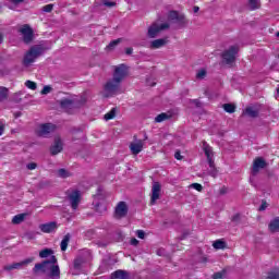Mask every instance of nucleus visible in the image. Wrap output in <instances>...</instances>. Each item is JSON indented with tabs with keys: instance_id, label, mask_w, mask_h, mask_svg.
<instances>
[{
	"instance_id": "nucleus-64",
	"label": "nucleus",
	"mask_w": 279,
	"mask_h": 279,
	"mask_svg": "<svg viewBox=\"0 0 279 279\" xmlns=\"http://www.w3.org/2000/svg\"><path fill=\"white\" fill-rule=\"evenodd\" d=\"M151 86H156V83H154Z\"/></svg>"
},
{
	"instance_id": "nucleus-49",
	"label": "nucleus",
	"mask_w": 279,
	"mask_h": 279,
	"mask_svg": "<svg viewBox=\"0 0 279 279\" xmlns=\"http://www.w3.org/2000/svg\"><path fill=\"white\" fill-rule=\"evenodd\" d=\"M174 158H175L177 160H182V159L184 158V156H182V154L180 153V150H177V151L174 153Z\"/></svg>"
},
{
	"instance_id": "nucleus-53",
	"label": "nucleus",
	"mask_w": 279,
	"mask_h": 279,
	"mask_svg": "<svg viewBox=\"0 0 279 279\" xmlns=\"http://www.w3.org/2000/svg\"><path fill=\"white\" fill-rule=\"evenodd\" d=\"M133 51H134L133 48H126V49H125L126 56H132Z\"/></svg>"
},
{
	"instance_id": "nucleus-35",
	"label": "nucleus",
	"mask_w": 279,
	"mask_h": 279,
	"mask_svg": "<svg viewBox=\"0 0 279 279\" xmlns=\"http://www.w3.org/2000/svg\"><path fill=\"white\" fill-rule=\"evenodd\" d=\"M25 86L31 90H36V88H38V85H36L34 81H26Z\"/></svg>"
},
{
	"instance_id": "nucleus-58",
	"label": "nucleus",
	"mask_w": 279,
	"mask_h": 279,
	"mask_svg": "<svg viewBox=\"0 0 279 279\" xmlns=\"http://www.w3.org/2000/svg\"><path fill=\"white\" fill-rule=\"evenodd\" d=\"M201 263H208V258L207 257H203Z\"/></svg>"
},
{
	"instance_id": "nucleus-41",
	"label": "nucleus",
	"mask_w": 279,
	"mask_h": 279,
	"mask_svg": "<svg viewBox=\"0 0 279 279\" xmlns=\"http://www.w3.org/2000/svg\"><path fill=\"white\" fill-rule=\"evenodd\" d=\"M196 77L198 80H204V77H206V70H199L196 74Z\"/></svg>"
},
{
	"instance_id": "nucleus-3",
	"label": "nucleus",
	"mask_w": 279,
	"mask_h": 279,
	"mask_svg": "<svg viewBox=\"0 0 279 279\" xmlns=\"http://www.w3.org/2000/svg\"><path fill=\"white\" fill-rule=\"evenodd\" d=\"M121 93V83L114 81V78L109 80L104 86V97H114Z\"/></svg>"
},
{
	"instance_id": "nucleus-24",
	"label": "nucleus",
	"mask_w": 279,
	"mask_h": 279,
	"mask_svg": "<svg viewBox=\"0 0 279 279\" xmlns=\"http://www.w3.org/2000/svg\"><path fill=\"white\" fill-rule=\"evenodd\" d=\"M247 5L252 11L260 10V0H248Z\"/></svg>"
},
{
	"instance_id": "nucleus-36",
	"label": "nucleus",
	"mask_w": 279,
	"mask_h": 279,
	"mask_svg": "<svg viewBox=\"0 0 279 279\" xmlns=\"http://www.w3.org/2000/svg\"><path fill=\"white\" fill-rule=\"evenodd\" d=\"M266 279H279V270H274L268 272V276L266 277Z\"/></svg>"
},
{
	"instance_id": "nucleus-55",
	"label": "nucleus",
	"mask_w": 279,
	"mask_h": 279,
	"mask_svg": "<svg viewBox=\"0 0 279 279\" xmlns=\"http://www.w3.org/2000/svg\"><path fill=\"white\" fill-rule=\"evenodd\" d=\"M219 193H220L221 195H226V193H228V187H221L220 191H219Z\"/></svg>"
},
{
	"instance_id": "nucleus-6",
	"label": "nucleus",
	"mask_w": 279,
	"mask_h": 279,
	"mask_svg": "<svg viewBox=\"0 0 279 279\" xmlns=\"http://www.w3.org/2000/svg\"><path fill=\"white\" fill-rule=\"evenodd\" d=\"M169 23L158 24V22H155L148 27L147 37L156 38L160 32H165V29H169Z\"/></svg>"
},
{
	"instance_id": "nucleus-38",
	"label": "nucleus",
	"mask_w": 279,
	"mask_h": 279,
	"mask_svg": "<svg viewBox=\"0 0 279 279\" xmlns=\"http://www.w3.org/2000/svg\"><path fill=\"white\" fill-rule=\"evenodd\" d=\"M119 43H121V39H114V40L110 41V44L107 46V49H114V47H117V45H119Z\"/></svg>"
},
{
	"instance_id": "nucleus-10",
	"label": "nucleus",
	"mask_w": 279,
	"mask_h": 279,
	"mask_svg": "<svg viewBox=\"0 0 279 279\" xmlns=\"http://www.w3.org/2000/svg\"><path fill=\"white\" fill-rule=\"evenodd\" d=\"M128 210H129L128 203L125 202L118 203L113 214L114 219H123L128 217Z\"/></svg>"
},
{
	"instance_id": "nucleus-31",
	"label": "nucleus",
	"mask_w": 279,
	"mask_h": 279,
	"mask_svg": "<svg viewBox=\"0 0 279 279\" xmlns=\"http://www.w3.org/2000/svg\"><path fill=\"white\" fill-rule=\"evenodd\" d=\"M83 265H84V258L77 257L74 259V269H76V271H80Z\"/></svg>"
},
{
	"instance_id": "nucleus-28",
	"label": "nucleus",
	"mask_w": 279,
	"mask_h": 279,
	"mask_svg": "<svg viewBox=\"0 0 279 279\" xmlns=\"http://www.w3.org/2000/svg\"><path fill=\"white\" fill-rule=\"evenodd\" d=\"M9 89L8 87H0V104L1 101H5L8 99Z\"/></svg>"
},
{
	"instance_id": "nucleus-20",
	"label": "nucleus",
	"mask_w": 279,
	"mask_h": 279,
	"mask_svg": "<svg viewBox=\"0 0 279 279\" xmlns=\"http://www.w3.org/2000/svg\"><path fill=\"white\" fill-rule=\"evenodd\" d=\"M167 43H169V40H167V38L155 39V40L150 41V49H160V48L165 47L167 45Z\"/></svg>"
},
{
	"instance_id": "nucleus-50",
	"label": "nucleus",
	"mask_w": 279,
	"mask_h": 279,
	"mask_svg": "<svg viewBox=\"0 0 279 279\" xmlns=\"http://www.w3.org/2000/svg\"><path fill=\"white\" fill-rule=\"evenodd\" d=\"M254 178H256V175H252V174H251L250 184H252V186H255V187H256V181L254 180Z\"/></svg>"
},
{
	"instance_id": "nucleus-39",
	"label": "nucleus",
	"mask_w": 279,
	"mask_h": 279,
	"mask_svg": "<svg viewBox=\"0 0 279 279\" xmlns=\"http://www.w3.org/2000/svg\"><path fill=\"white\" fill-rule=\"evenodd\" d=\"M190 189H195V191L202 192L204 187L199 183H192Z\"/></svg>"
},
{
	"instance_id": "nucleus-25",
	"label": "nucleus",
	"mask_w": 279,
	"mask_h": 279,
	"mask_svg": "<svg viewBox=\"0 0 279 279\" xmlns=\"http://www.w3.org/2000/svg\"><path fill=\"white\" fill-rule=\"evenodd\" d=\"M168 119H171V114L162 112L155 118V121L156 123H162V121H167Z\"/></svg>"
},
{
	"instance_id": "nucleus-46",
	"label": "nucleus",
	"mask_w": 279,
	"mask_h": 279,
	"mask_svg": "<svg viewBox=\"0 0 279 279\" xmlns=\"http://www.w3.org/2000/svg\"><path fill=\"white\" fill-rule=\"evenodd\" d=\"M36 167H38V165H36V162H31L26 166V168L29 170V171H34V169H36Z\"/></svg>"
},
{
	"instance_id": "nucleus-16",
	"label": "nucleus",
	"mask_w": 279,
	"mask_h": 279,
	"mask_svg": "<svg viewBox=\"0 0 279 279\" xmlns=\"http://www.w3.org/2000/svg\"><path fill=\"white\" fill-rule=\"evenodd\" d=\"M39 230H41L46 234H51V232H56L58 230V222L51 221V222L39 225Z\"/></svg>"
},
{
	"instance_id": "nucleus-4",
	"label": "nucleus",
	"mask_w": 279,
	"mask_h": 279,
	"mask_svg": "<svg viewBox=\"0 0 279 279\" xmlns=\"http://www.w3.org/2000/svg\"><path fill=\"white\" fill-rule=\"evenodd\" d=\"M236 53H239V46L234 45L229 47V49L225 50L222 52V62L223 64H228L229 66H232L234 62L236 61Z\"/></svg>"
},
{
	"instance_id": "nucleus-57",
	"label": "nucleus",
	"mask_w": 279,
	"mask_h": 279,
	"mask_svg": "<svg viewBox=\"0 0 279 279\" xmlns=\"http://www.w3.org/2000/svg\"><path fill=\"white\" fill-rule=\"evenodd\" d=\"M162 252H165L162 248L157 251L158 256H162Z\"/></svg>"
},
{
	"instance_id": "nucleus-26",
	"label": "nucleus",
	"mask_w": 279,
	"mask_h": 279,
	"mask_svg": "<svg viewBox=\"0 0 279 279\" xmlns=\"http://www.w3.org/2000/svg\"><path fill=\"white\" fill-rule=\"evenodd\" d=\"M25 214H19L16 216L13 217L12 219V223H14L15 226H19V223H23V221H25Z\"/></svg>"
},
{
	"instance_id": "nucleus-37",
	"label": "nucleus",
	"mask_w": 279,
	"mask_h": 279,
	"mask_svg": "<svg viewBox=\"0 0 279 279\" xmlns=\"http://www.w3.org/2000/svg\"><path fill=\"white\" fill-rule=\"evenodd\" d=\"M232 223H234L235 226H239L241 223V214H235L232 218H231Z\"/></svg>"
},
{
	"instance_id": "nucleus-42",
	"label": "nucleus",
	"mask_w": 279,
	"mask_h": 279,
	"mask_svg": "<svg viewBox=\"0 0 279 279\" xmlns=\"http://www.w3.org/2000/svg\"><path fill=\"white\" fill-rule=\"evenodd\" d=\"M53 11V4H47L43 7V12H52Z\"/></svg>"
},
{
	"instance_id": "nucleus-33",
	"label": "nucleus",
	"mask_w": 279,
	"mask_h": 279,
	"mask_svg": "<svg viewBox=\"0 0 279 279\" xmlns=\"http://www.w3.org/2000/svg\"><path fill=\"white\" fill-rule=\"evenodd\" d=\"M51 254H53V250L45 248V250L39 252V257L40 258H48V256H51Z\"/></svg>"
},
{
	"instance_id": "nucleus-52",
	"label": "nucleus",
	"mask_w": 279,
	"mask_h": 279,
	"mask_svg": "<svg viewBox=\"0 0 279 279\" xmlns=\"http://www.w3.org/2000/svg\"><path fill=\"white\" fill-rule=\"evenodd\" d=\"M84 104H86V98L81 97V99L78 100V106H84Z\"/></svg>"
},
{
	"instance_id": "nucleus-13",
	"label": "nucleus",
	"mask_w": 279,
	"mask_h": 279,
	"mask_svg": "<svg viewBox=\"0 0 279 279\" xmlns=\"http://www.w3.org/2000/svg\"><path fill=\"white\" fill-rule=\"evenodd\" d=\"M29 263H34V257L26 258L20 263L7 265L4 266V271H12L13 269H21L22 267H27Z\"/></svg>"
},
{
	"instance_id": "nucleus-2",
	"label": "nucleus",
	"mask_w": 279,
	"mask_h": 279,
	"mask_svg": "<svg viewBox=\"0 0 279 279\" xmlns=\"http://www.w3.org/2000/svg\"><path fill=\"white\" fill-rule=\"evenodd\" d=\"M43 53H45V47H43V45L32 46L28 49V51H26V53L24 54V58L22 61L23 66H26V68L32 66V64H34V62H36V60H38V58L43 56Z\"/></svg>"
},
{
	"instance_id": "nucleus-9",
	"label": "nucleus",
	"mask_w": 279,
	"mask_h": 279,
	"mask_svg": "<svg viewBox=\"0 0 279 279\" xmlns=\"http://www.w3.org/2000/svg\"><path fill=\"white\" fill-rule=\"evenodd\" d=\"M53 132H56V124L44 123L39 125L37 136H41L43 138H49V134H53Z\"/></svg>"
},
{
	"instance_id": "nucleus-11",
	"label": "nucleus",
	"mask_w": 279,
	"mask_h": 279,
	"mask_svg": "<svg viewBox=\"0 0 279 279\" xmlns=\"http://www.w3.org/2000/svg\"><path fill=\"white\" fill-rule=\"evenodd\" d=\"M265 167H267V161L263 157H256L253 161L251 175H258L260 169H265Z\"/></svg>"
},
{
	"instance_id": "nucleus-51",
	"label": "nucleus",
	"mask_w": 279,
	"mask_h": 279,
	"mask_svg": "<svg viewBox=\"0 0 279 279\" xmlns=\"http://www.w3.org/2000/svg\"><path fill=\"white\" fill-rule=\"evenodd\" d=\"M25 0H11V3H13V5H19L21 3H23Z\"/></svg>"
},
{
	"instance_id": "nucleus-32",
	"label": "nucleus",
	"mask_w": 279,
	"mask_h": 279,
	"mask_svg": "<svg viewBox=\"0 0 279 279\" xmlns=\"http://www.w3.org/2000/svg\"><path fill=\"white\" fill-rule=\"evenodd\" d=\"M213 247L215 250H226V242H223L222 240H217L214 242Z\"/></svg>"
},
{
	"instance_id": "nucleus-29",
	"label": "nucleus",
	"mask_w": 279,
	"mask_h": 279,
	"mask_svg": "<svg viewBox=\"0 0 279 279\" xmlns=\"http://www.w3.org/2000/svg\"><path fill=\"white\" fill-rule=\"evenodd\" d=\"M57 175H58L59 178H63V179H65V178H71V173L69 172V170H66V169H64V168L59 169V170L57 171Z\"/></svg>"
},
{
	"instance_id": "nucleus-7",
	"label": "nucleus",
	"mask_w": 279,
	"mask_h": 279,
	"mask_svg": "<svg viewBox=\"0 0 279 279\" xmlns=\"http://www.w3.org/2000/svg\"><path fill=\"white\" fill-rule=\"evenodd\" d=\"M125 77H128V66L125 64L114 66L112 80L121 84Z\"/></svg>"
},
{
	"instance_id": "nucleus-59",
	"label": "nucleus",
	"mask_w": 279,
	"mask_h": 279,
	"mask_svg": "<svg viewBox=\"0 0 279 279\" xmlns=\"http://www.w3.org/2000/svg\"><path fill=\"white\" fill-rule=\"evenodd\" d=\"M193 10H194L195 13H197V12H199V7H194Z\"/></svg>"
},
{
	"instance_id": "nucleus-19",
	"label": "nucleus",
	"mask_w": 279,
	"mask_h": 279,
	"mask_svg": "<svg viewBox=\"0 0 279 279\" xmlns=\"http://www.w3.org/2000/svg\"><path fill=\"white\" fill-rule=\"evenodd\" d=\"M243 114L245 117H250L251 119H256L258 118L259 111L256 107H246Z\"/></svg>"
},
{
	"instance_id": "nucleus-40",
	"label": "nucleus",
	"mask_w": 279,
	"mask_h": 279,
	"mask_svg": "<svg viewBox=\"0 0 279 279\" xmlns=\"http://www.w3.org/2000/svg\"><path fill=\"white\" fill-rule=\"evenodd\" d=\"M52 88L49 85L44 86V88L41 89V95H49V93H51Z\"/></svg>"
},
{
	"instance_id": "nucleus-18",
	"label": "nucleus",
	"mask_w": 279,
	"mask_h": 279,
	"mask_svg": "<svg viewBox=\"0 0 279 279\" xmlns=\"http://www.w3.org/2000/svg\"><path fill=\"white\" fill-rule=\"evenodd\" d=\"M143 141L138 140L136 143L130 144V149L134 156H138L143 151Z\"/></svg>"
},
{
	"instance_id": "nucleus-44",
	"label": "nucleus",
	"mask_w": 279,
	"mask_h": 279,
	"mask_svg": "<svg viewBox=\"0 0 279 279\" xmlns=\"http://www.w3.org/2000/svg\"><path fill=\"white\" fill-rule=\"evenodd\" d=\"M267 206H269V204H267V201H263L262 205L258 208V210L259 211L267 210Z\"/></svg>"
},
{
	"instance_id": "nucleus-27",
	"label": "nucleus",
	"mask_w": 279,
	"mask_h": 279,
	"mask_svg": "<svg viewBox=\"0 0 279 279\" xmlns=\"http://www.w3.org/2000/svg\"><path fill=\"white\" fill-rule=\"evenodd\" d=\"M203 149L205 151L206 158H213V147H210V145L204 142Z\"/></svg>"
},
{
	"instance_id": "nucleus-1",
	"label": "nucleus",
	"mask_w": 279,
	"mask_h": 279,
	"mask_svg": "<svg viewBox=\"0 0 279 279\" xmlns=\"http://www.w3.org/2000/svg\"><path fill=\"white\" fill-rule=\"evenodd\" d=\"M56 263H58V258H56V255H52L50 259L35 264L33 272L45 274L50 279H60V266L56 265Z\"/></svg>"
},
{
	"instance_id": "nucleus-47",
	"label": "nucleus",
	"mask_w": 279,
	"mask_h": 279,
	"mask_svg": "<svg viewBox=\"0 0 279 279\" xmlns=\"http://www.w3.org/2000/svg\"><path fill=\"white\" fill-rule=\"evenodd\" d=\"M136 236H137L138 239H145V231H143V230H137V231H136Z\"/></svg>"
},
{
	"instance_id": "nucleus-61",
	"label": "nucleus",
	"mask_w": 279,
	"mask_h": 279,
	"mask_svg": "<svg viewBox=\"0 0 279 279\" xmlns=\"http://www.w3.org/2000/svg\"><path fill=\"white\" fill-rule=\"evenodd\" d=\"M277 38H279V32L276 33Z\"/></svg>"
},
{
	"instance_id": "nucleus-54",
	"label": "nucleus",
	"mask_w": 279,
	"mask_h": 279,
	"mask_svg": "<svg viewBox=\"0 0 279 279\" xmlns=\"http://www.w3.org/2000/svg\"><path fill=\"white\" fill-rule=\"evenodd\" d=\"M131 245H134V246L138 245V241L136 240V238L131 239Z\"/></svg>"
},
{
	"instance_id": "nucleus-23",
	"label": "nucleus",
	"mask_w": 279,
	"mask_h": 279,
	"mask_svg": "<svg viewBox=\"0 0 279 279\" xmlns=\"http://www.w3.org/2000/svg\"><path fill=\"white\" fill-rule=\"evenodd\" d=\"M222 108L225 112H228L229 114H234V112H236V105L234 104H223Z\"/></svg>"
},
{
	"instance_id": "nucleus-21",
	"label": "nucleus",
	"mask_w": 279,
	"mask_h": 279,
	"mask_svg": "<svg viewBox=\"0 0 279 279\" xmlns=\"http://www.w3.org/2000/svg\"><path fill=\"white\" fill-rule=\"evenodd\" d=\"M268 230L274 234L276 232H279V218L276 217L272 219L268 225Z\"/></svg>"
},
{
	"instance_id": "nucleus-63",
	"label": "nucleus",
	"mask_w": 279,
	"mask_h": 279,
	"mask_svg": "<svg viewBox=\"0 0 279 279\" xmlns=\"http://www.w3.org/2000/svg\"><path fill=\"white\" fill-rule=\"evenodd\" d=\"M144 138H145V141H147V135H145V137H144Z\"/></svg>"
},
{
	"instance_id": "nucleus-14",
	"label": "nucleus",
	"mask_w": 279,
	"mask_h": 279,
	"mask_svg": "<svg viewBox=\"0 0 279 279\" xmlns=\"http://www.w3.org/2000/svg\"><path fill=\"white\" fill-rule=\"evenodd\" d=\"M161 185L159 182H154L151 187L150 204L154 206L158 199H160Z\"/></svg>"
},
{
	"instance_id": "nucleus-48",
	"label": "nucleus",
	"mask_w": 279,
	"mask_h": 279,
	"mask_svg": "<svg viewBox=\"0 0 279 279\" xmlns=\"http://www.w3.org/2000/svg\"><path fill=\"white\" fill-rule=\"evenodd\" d=\"M209 169H215V160H213V157L207 158Z\"/></svg>"
},
{
	"instance_id": "nucleus-15",
	"label": "nucleus",
	"mask_w": 279,
	"mask_h": 279,
	"mask_svg": "<svg viewBox=\"0 0 279 279\" xmlns=\"http://www.w3.org/2000/svg\"><path fill=\"white\" fill-rule=\"evenodd\" d=\"M64 149V144L62 143V140L60 137H54V143L50 147V154L51 156H58Z\"/></svg>"
},
{
	"instance_id": "nucleus-12",
	"label": "nucleus",
	"mask_w": 279,
	"mask_h": 279,
	"mask_svg": "<svg viewBox=\"0 0 279 279\" xmlns=\"http://www.w3.org/2000/svg\"><path fill=\"white\" fill-rule=\"evenodd\" d=\"M68 199L70 201L73 210H77V206H80V202L82 199V193L80 190L73 191L68 195Z\"/></svg>"
},
{
	"instance_id": "nucleus-43",
	"label": "nucleus",
	"mask_w": 279,
	"mask_h": 279,
	"mask_svg": "<svg viewBox=\"0 0 279 279\" xmlns=\"http://www.w3.org/2000/svg\"><path fill=\"white\" fill-rule=\"evenodd\" d=\"M208 173L211 175V178H217V173H218L217 168L216 167L210 168Z\"/></svg>"
},
{
	"instance_id": "nucleus-34",
	"label": "nucleus",
	"mask_w": 279,
	"mask_h": 279,
	"mask_svg": "<svg viewBox=\"0 0 279 279\" xmlns=\"http://www.w3.org/2000/svg\"><path fill=\"white\" fill-rule=\"evenodd\" d=\"M226 274H228V271L226 269H222L221 271L215 272L213 275L214 279H221V278H226Z\"/></svg>"
},
{
	"instance_id": "nucleus-8",
	"label": "nucleus",
	"mask_w": 279,
	"mask_h": 279,
	"mask_svg": "<svg viewBox=\"0 0 279 279\" xmlns=\"http://www.w3.org/2000/svg\"><path fill=\"white\" fill-rule=\"evenodd\" d=\"M19 32L22 35L23 38V43H25V45H29L31 43H33L34 40V29L29 27V24H25L23 25Z\"/></svg>"
},
{
	"instance_id": "nucleus-56",
	"label": "nucleus",
	"mask_w": 279,
	"mask_h": 279,
	"mask_svg": "<svg viewBox=\"0 0 279 279\" xmlns=\"http://www.w3.org/2000/svg\"><path fill=\"white\" fill-rule=\"evenodd\" d=\"M23 113H21V111H19V112H15L14 113V117H15V119H19V117H21Z\"/></svg>"
},
{
	"instance_id": "nucleus-30",
	"label": "nucleus",
	"mask_w": 279,
	"mask_h": 279,
	"mask_svg": "<svg viewBox=\"0 0 279 279\" xmlns=\"http://www.w3.org/2000/svg\"><path fill=\"white\" fill-rule=\"evenodd\" d=\"M117 117V108H112L108 113L105 114L104 119L105 121H110L111 119H114Z\"/></svg>"
},
{
	"instance_id": "nucleus-45",
	"label": "nucleus",
	"mask_w": 279,
	"mask_h": 279,
	"mask_svg": "<svg viewBox=\"0 0 279 279\" xmlns=\"http://www.w3.org/2000/svg\"><path fill=\"white\" fill-rule=\"evenodd\" d=\"M191 104H194L196 108H202V101H199V99H193L191 100Z\"/></svg>"
},
{
	"instance_id": "nucleus-60",
	"label": "nucleus",
	"mask_w": 279,
	"mask_h": 279,
	"mask_svg": "<svg viewBox=\"0 0 279 279\" xmlns=\"http://www.w3.org/2000/svg\"><path fill=\"white\" fill-rule=\"evenodd\" d=\"M3 43V35L0 33V45Z\"/></svg>"
},
{
	"instance_id": "nucleus-22",
	"label": "nucleus",
	"mask_w": 279,
	"mask_h": 279,
	"mask_svg": "<svg viewBox=\"0 0 279 279\" xmlns=\"http://www.w3.org/2000/svg\"><path fill=\"white\" fill-rule=\"evenodd\" d=\"M71 241V233H68L63 236L61 241V252H66V247H69V243Z\"/></svg>"
},
{
	"instance_id": "nucleus-5",
	"label": "nucleus",
	"mask_w": 279,
	"mask_h": 279,
	"mask_svg": "<svg viewBox=\"0 0 279 279\" xmlns=\"http://www.w3.org/2000/svg\"><path fill=\"white\" fill-rule=\"evenodd\" d=\"M168 19L169 21H172V23H175L179 29H184V27H187L189 25V20H186V16L178 11H170Z\"/></svg>"
},
{
	"instance_id": "nucleus-17",
	"label": "nucleus",
	"mask_w": 279,
	"mask_h": 279,
	"mask_svg": "<svg viewBox=\"0 0 279 279\" xmlns=\"http://www.w3.org/2000/svg\"><path fill=\"white\" fill-rule=\"evenodd\" d=\"M75 100H71L69 98H63L61 100H59V106L63 109V110H71L72 108H75Z\"/></svg>"
},
{
	"instance_id": "nucleus-62",
	"label": "nucleus",
	"mask_w": 279,
	"mask_h": 279,
	"mask_svg": "<svg viewBox=\"0 0 279 279\" xmlns=\"http://www.w3.org/2000/svg\"><path fill=\"white\" fill-rule=\"evenodd\" d=\"M277 93H278V95H279V86L277 87Z\"/></svg>"
}]
</instances>
